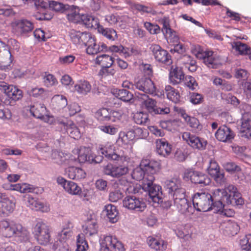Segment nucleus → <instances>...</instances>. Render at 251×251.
Returning <instances> with one entry per match:
<instances>
[{
	"label": "nucleus",
	"instance_id": "nucleus-1",
	"mask_svg": "<svg viewBox=\"0 0 251 251\" xmlns=\"http://www.w3.org/2000/svg\"><path fill=\"white\" fill-rule=\"evenodd\" d=\"M114 148V146L112 145L100 147L99 153L104 156L108 159L114 161L119 164L118 166H116L109 164L106 165L104 169L105 175L119 177L128 173V166L131 162V158L123 151L115 152Z\"/></svg>",
	"mask_w": 251,
	"mask_h": 251
},
{
	"label": "nucleus",
	"instance_id": "nucleus-2",
	"mask_svg": "<svg viewBox=\"0 0 251 251\" xmlns=\"http://www.w3.org/2000/svg\"><path fill=\"white\" fill-rule=\"evenodd\" d=\"M212 198L214 204V210L218 208L219 202L225 204L242 205L244 200L236 188L233 185H229L224 189H216L212 192Z\"/></svg>",
	"mask_w": 251,
	"mask_h": 251
},
{
	"label": "nucleus",
	"instance_id": "nucleus-3",
	"mask_svg": "<svg viewBox=\"0 0 251 251\" xmlns=\"http://www.w3.org/2000/svg\"><path fill=\"white\" fill-rule=\"evenodd\" d=\"M0 231L5 237H17L21 241H25L28 239L29 232L21 224L16 223L9 219L0 221Z\"/></svg>",
	"mask_w": 251,
	"mask_h": 251
},
{
	"label": "nucleus",
	"instance_id": "nucleus-4",
	"mask_svg": "<svg viewBox=\"0 0 251 251\" xmlns=\"http://www.w3.org/2000/svg\"><path fill=\"white\" fill-rule=\"evenodd\" d=\"M160 169V163L153 160L143 159L139 166L136 167L132 173L133 179L144 181L149 175L155 174ZM143 183H142V184Z\"/></svg>",
	"mask_w": 251,
	"mask_h": 251
},
{
	"label": "nucleus",
	"instance_id": "nucleus-5",
	"mask_svg": "<svg viewBox=\"0 0 251 251\" xmlns=\"http://www.w3.org/2000/svg\"><path fill=\"white\" fill-rule=\"evenodd\" d=\"M194 207L199 211L206 212L214 210L212 195L206 192L197 193L193 197Z\"/></svg>",
	"mask_w": 251,
	"mask_h": 251
},
{
	"label": "nucleus",
	"instance_id": "nucleus-6",
	"mask_svg": "<svg viewBox=\"0 0 251 251\" xmlns=\"http://www.w3.org/2000/svg\"><path fill=\"white\" fill-rule=\"evenodd\" d=\"M154 177L150 175L145 179L142 184L143 189L149 192L150 197L154 202L159 203L162 201V192L160 186L153 184Z\"/></svg>",
	"mask_w": 251,
	"mask_h": 251
},
{
	"label": "nucleus",
	"instance_id": "nucleus-7",
	"mask_svg": "<svg viewBox=\"0 0 251 251\" xmlns=\"http://www.w3.org/2000/svg\"><path fill=\"white\" fill-rule=\"evenodd\" d=\"M100 251H125L123 244L111 235H104L100 240Z\"/></svg>",
	"mask_w": 251,
	"mask_h": 251
},
{
	"label": "nucleus",
	"instance_id": "nucleus-8",
	"mask_svg": "<svg viewBox=\"0 0 251 251\" xmlns=\"http://www.w3.org/2000/svg\"><path fill=\"white\" fill-rule=\"evenodd\" d=\"M123 205L127 209L134 212H143L147 205L141 198L135 196H127L123 200Z\"/></svg>",
	"mask_w": 251,
	"mask_h": 251
},
{
	"label": "nucleus",
	"instance_id": "nucleus-9",
	"mask_svg": "<svg viewBox=\"0 0 251 251\" xmlns=\"http://www.w3.org/2000/svg\"><path fill=\"white\" fill-rule=\"evenodd\" d=\"M184 178L195 184L201 186L209 185L211 183L210 178L205 174L193 170H186L184 174Z\"/></svg>",
	"mask_w": 251,
	"mask_h": 251
},
{
	"label": "nucleus",
	"instance_id": "nucleus-10",
	"mask_svg": "<svg viewBox=\"0 0 251 251\" xmlns=\"http://www.w3.org/2000/svg\"><path fill=\"white\" fill-rule=\"evenodd\" d=\"M175 205L178 210L182 214L189 215L192 214L193 207L191 205V203L188 202L185 198V191H180L174 197L172 198Z\"/></svg>",
	"mask_w": 251,
	"mask_h": 251
},
{
	"label": "nucleus",
	"instance_id": "nucleus-11",
	"mask_svg": "<svg viewBox=\"0 0 251 251\" xmlns=\"http://www.w3.org/2000/svg\"><path fill=\"white\" fill-rule=\"evenodd\" d=\"M192 53L199 59L203 60L204 63L209 68H216L218 65V61L213 55L212 51H203L199 46L192 50Z\"/></svg>",
	"mask_w": 251,
	"mask_h": 251
},
{
	"label": "nucleus",
	"instance_id": "nucleus-12",
	"mask_svg": "<svg viewBox=\"0 0 251 251\" xmlns=\"http://www.w3.org/2000/svg\"><path fill=\"white\" fill-rule=\"evenodd\" d=\"M150 49L156 61L166 66L172 64V60L171 55L160 46L152 44L151 46Z\"/></svg>",
	"mask_w": 251,
	"mask_h": 251
},
{
	"label": "nucleus",
	"instance_id": "nucleus-13",
	"mask_svg": "<svg viewBox=\"0 0 251 251\" xmlns=\"http://www.w3.org/2000/svg\"><path fill=\"white\" fill-rule=\"evenodd\" d=\"M182 138L184 141L194 149L203 150L207 145V141L205 140L188 132L183 133Z\"/></svg>",
	"mask_w": 251,
	"mask_h": 251
},
{
	"label": "nucleus",
	"instance_id": "nucleus-14",
	"mask_svg": "<svg viewBox=\"0 0 251 251\" xmlns=\"http://www.w3.org/2000/svg\"><path fill=\"white\" fill-rule=\"evenodd\" d=\"M73 153L77 155V159L80 163H83L86 162L93 163L97 162L94 155L92 154L91 150L89 148L80 147L79 148H75L73 150Z\"/></svg>",
	"mask_w": 251,
	"mask_h": 251
},
{
	"label": "nucleus",
	"instance_id": "nucleus-15",
	"mask_svg": "<svg viewBox=\"0 0 251 251\" xmlns=\"http://www.w3.org/2000/svg\"><path fill=\"white\" fill-rule=\"evenodd\" d=\"M13 29L20 35H25L31 32L34 28L33 24L26 19L16 21L13 23Z\"/></svg>",
	"mask_w": 251,
	"mask_h": 251
},
{
	"label": "nucleus",
	"instance_id": "nucleus-16",
	"mask_svg": "<svg viewBox=\"0 0 251 251\" xmlns=\"http://www.w3.org/2000/svg\"><path fill=\"white\" fill-rule=\"evenodd\" d=\"M207 172L218 184L223 185L226 183L224 173L220 171V168L215 160L212 159L210 160Z\"/></svg>",
	"mask_w": 251,
	"mask_h": 251
},
{
	"label": "nucleus",
	"instance_id": "nucleus-17",
	"mask_svg": "<svg viewBox=\"0 0 251 251\" xmlns=\"http://www.w3.org/2000/svg\"><path fill=\"white\" fill-rule=\"evenodd\" d=\"M218 222L220 224V229L225 234L233 236L237 234L239 231V226L235 222L227 219L223 220L219 219L218 220Z\"/></svg>",
	"mask_w": 251,
	"mask_h": 251
},
{
	"label": "nucleus",
	"instance_id": "nucleus-18",
	"mask_svg": "<svg viewBox=\"0 0 251 251\" xmlns=\"http://www.w3.org/2000/svg\"><path fill=\"white\" fill-rule=\"evenodd\" d=\"M92 34L88 32H81L72 30L70 33L72 41L79 48L86 47V43L90 39Z\"/></svg>",
	"mask_w": 251,
	"mask_h": 251
},
{
	"label": "nucleus",
	"instance_id": "nucleus-19",
	"mask_svg": "<svg viewBox=\"0 0 251 251\" xmlns=\"http://www.w3.org/2000/svg\"><path fill=\"white\" fill-rule=\"evenodd\" d=\"M135 88L144 92V94H153L156 88L153 81L149 77H142L135 84Z\"/></svg>",
	"mask_w": 251,
	"mask_h": 251
},
{
	"label": "nucleus",
	"instance_id": "nucleus-20",
	"mask_svg": "<svg viewBox=\"0 0 251 251\" xmlns=\"http://www.w3.org/2000/svg\"><path fill=\"white\" fill-rule=\"evenodd\" d=\"M0 89L4 91L6 95L14 100L21 99L23 96L22 91L13 85H7L4 82H0Z\"/></svg>",
	"mask_w": 251,
	"mask_h": 251
},
{
	"label": "nucleus",
	"instance_id": "nucleus-21",
	"mask_svg": "<svg viewBox=\"0 0 251 251\" xmlns=\"http://www.w3.org/2000/svg\"><path fill=\"white\" fill-rule=\"evenodd\" d=\"M57 182L67 193L70 195H76L80 191V187L76 183L67 180L62 177H58Z\"/></svg>",
	"mask_w": 251,
	"mask_h": 251
},
{
	"label": "nucleus",
	"instance_id": "nucleus-22",
	"mask_svg": "<svg viewBox=\"0 0 251 251\" xmlns=\"http://www.w3.org/2000/svg\"><path fill=\"white\" fill-rule=\"evenodd\" d=\"M86 52L89 54H96L99 52L107 50V46L103 43L97 44L95 38L91 35L90 39L86 43Z\"/></svg>",
	"mask_w": 251,
	"mask_h": 251
},
{
	"label": "nucleus",
	"instance_id": "nucleus-23",
	"mask_svg": "<svg viewBox=\"0 0 251 251\" xmlns=\"http://www.w3.org/2000/svg\"><path fill=\"white\" fill-rule=\"evenodd\" d=\"M34 232L38 243L43 246L47 244V226L45 223L38 222L34 227Z\"/></svg>",
	"mask_w": 251,
	"mask_h": 251
},
{
	"label": "nucleus",
	"instance_id": "nucleus-24",
	"mask_svg": "<svg viewBox=\"0 0 251 251\" xmlns=\"http://www.w3.org/2000/svg\"><path fill=\"white\" fill-rule=\"evenodd\" d=\"M165 184L171 198L176 196L178 192L181 191H185L184 189L181 188L180 180L177 178H173L167 180L165 182Z\"/></svg>",
	"mask_w": 251,
	"mask_h": 251
},
{
	"label": "nucleus",
	"instance_id": "nucleus-25",
	"mask_svg": "<svg viewBox=\"0 0 251 251\" xmlns=\"http://www.w3.org/2000/svg\"><path fill=\"white\" fill-rule=\"evenodd\" d=\"M241 124L239 128L242 137L247 138L251 137V113L243 115L241 118Z\"/></svg>",
	"mask_w": 251,
	"mask_h": 251
},
{
	"label": "nucleus",
	"instance_id": "nucleus-26",
	"mask_svg": "<svg viewBox=\"0 0 251 251\" xmlns=\"http://www.w3.org/2000/svg\"><path fill=\"white\" fill-rule=\"evenodd\" d=\"M73 225L70 221L65 222L61 230L58 232L57 239L61 243L66 242L73 235Z\"/></svg>",
	"mask_w": 251,
	"mask_h": 251
},
{
	"label": "nucleus",
	"instance_id": "nucleus-27",
	"mask_svg": "<svg viewBox=\"0 0 251 251\" xmlns=\"http://www.w3.org/2000/svg\"><path fill=\"white\" fill-rule=\"evenodd\" d=\"M215 137L220 141L228 142L233 139L234 134L229 127L223 126H220L216 132Z\"/></svg>",
	"mask_w": 251,
	"mask_h": 251
},
{
	"label": "nucleus",
	"instance_id": "nucleus-28",
	"mask_svg": "<svg viewBox=\"0 0 251 251\" xmlns=\"http://www.w3.org/2000/svg\"><path fill=\"white\" fill-rule=\"evenodd\" d=\"M59 122L62 124V126L71 138L78 139L81 137V133L79 129L73 122L68 119H65V121H59Z\"/></svg>",
	"mask_w": 251,
	"mask_h": 251
},
{
	"label": "nucleus",
	"instance_id": "nucleus-29",
	"mask_svg": "<svg viewBox=\"0 0 251 251\" xmlns=\"http://www.w3.org/2000/svg\"><path fill=\"white\" fill-rule=\"evenodd\" d=\"M135 94L141 102L144 104L149 112L152 114L157 106L156 101L152 99L149 98L148 96L145 94L135 92Z\"/></svg>",
	"mask_w": 251,
	"mask_h": 251
},
{
	"label": "nucleus",
	"instance_id": "nucleus-30",
	"mask_svg": "<svg viewBox=\"0 0 251 251\" xmlns=\"http://www.w3.org/2000/svg\"><path fill=\"white\" fill-rule=\"evenodd\" d=\"M172 151V145L165 139H161L156 141V151L159 155L164 157L168 156Z\"/></svg>",
	"mask_w": 251,
	"mask_h": 251
},
{
	"label": "nucleus",
	"instance_id": "nucleus-31",
	"mask_svg": "<svg viewBox=\"0 0 251 251\" xmlns=\"http://www.w3.org/2000/svg\"><path fill=\"white\" fill-rule=\"evenodd\" d=\"M104 211L109 221L111 223L117 222L119 219V213L117 207L109 204L105 205Z\"/></svg>",
	"mask_w": 251,
	"mask_h": 251
},
{
	"label": "nucleus",
	"instance_id": "nucleus-32",
	"mask_svg": "<svg viewBox=\"0 0 251 251\" xmlns=\"http://www.w3.org/2000/svg\"><path fill=\"white\" fill-rule=\"evenodd\" d=\"M66 174L70 179L76 180L84 179L86 176L85 172L82 169L75 167L68 168Z\"/></svg>",
	"mask_w": 251,
	"mask_h": 251
},
{
	"label": "nucleus",
	"instance_id": "nucleus-33",
	"mask_svg": "<svg viewBox=\"0 0 251 251\" xmlns=\"http://www.w3.org/2000/svg\"><path fill=\"white\" fill-rule=\"evenodd\" d=\"M184 77L181 67H172L170 71L169 79L172 83L174 84L178 83L184 79Z\"/></svg>",
	"mask_w": 251,
	"mask_h": 251
},
{
	"label": "nucleus",
	"instance_id": "nucleus-34",
	"mask_svg": "<svg viewBox=\"0 0 251 251\" xmlns=\"http://www.w3.org/2000/svg\"><path fill=\"white\" fill-rule=\"evenodd\" d=\"M147 242L149 246L155 251H163L167 248L166 243L159 237H149Z\"/></svg>",
	"mask_w": 251,
	"mask_h": 251
},
{
	"label": "nucleus",
	"instance_id": "nucleus-35",
	"mask_svg": "<svg viewBox=\"0 0 251 251\" xmlns=\"http://www.w3.org/2000/svg\"><path fill=\"white\" fill-rule=\"evenodd\" d=\"M12 55L8 49L2 50L0 53V69L1 70L9 69L11 68L12 62Z\"/></svg>",
	"mask_w": 251,
	"mask_h": 251
},
{
	"label": "nucleus",
	"instance_id": "nucleus-36",
	"mask_svg": "<svg viewBox=\"0 0 251 251\" xmlns=\"http://www.w3.org/2000/svg\"><path fill=\"white\" fill-rule=\"evenodd\" d=\"M179 112L190 127L197 131L201 129L202 126L200 124V122L197 118L189 116L183 109H180Z\"/></svg>",
	"mask_w": 251,
	"mask_h": 251
},
{
	"label": "nucleus",
	"instance_id": "nucleus-37",
	"mask_svg": "<svg viewBox=\"0 0 251 251\" xmlns=\"http://www.w3.org/2000/svg\"><path fill=\"white\" fill-rule=\"evenodd\" d=\"M80 24L85 25L88 28L97 29L100 25L98 18L89 14H82Z\"/></svg>",
	"mask_w": 251,
	"mask_h": 251
},
{
	"label": "nucleus",
	"instance_id": "nucleus-38",
	"mask_svg": "<svg viewBox=\"0 0 251 251\" xmlns=\"http://www.w3.org/2000/svg\"><path fill=\"white\" fill-rule=\"evenodd\" d=\"M115 58L112 56L106 54H102L97 56L95 59L96 64L103 67H110L115 62Z\"/></svg>",
	"mask_w": 251,
	"mask_h": 251
},
{
	"label": "nucleus",
	"instance_id": "nucleus-39",
	"mask_svg": "<svg viewBox=\"0 0 251 251\" xmlns=\"http://www.w3.org/2000/svg\"><path fill=\"white\" fill-rule=\"evenodd\" d=\"M98 226L96 220H88L83 226V231L86 236H91L98 233Z\"/></svg>",
	"mask_w": 251,
	"mask_h": 251
},
{
	"label": "nucleus",
	"instance_id": "nucleus-40",
	"mask_svg": "<svg viewBox=\"0 0 251 251\" xmlns=\"http://www.w3.org/2000/svg\"><path fill=\"white\" fill-rule=\"evenodd\" d=\"M91 85L87 80H79L75 85V90L78 93L84 95H87L91 90Z\"/></svg>",
	"mask_w": 251,
	"mask_h": 251
},
{
	"label": "nucleus",
	"instance_id": "nucleus-41",
	"mask_svg": "<svg viewBox=\"0 0 251 251\" xmlns=\"http://www.w3.org/2000/svg\"><path fill=\"white\" fill-rule=\"evenodd\" d=\"M15 203L8 199H3L0 201V215H8L14 208Z\"/></svg>",
	"mask_w": 251,
	"mask_h": 251
},
{
	"label": "nucleus",
	"instance_id": "nucleus-42",
	"mask_svg": "<svg viewBox=\"0 0 251 251\" xmlns=\"http://www.w3.org/2000/svg\"><path fill=\"white\" fill-rule=\"evenodd\" d=\"M67 105L66 98L61 95H56L51 100V106L53 108L60 109L65 107Z\"/></svg>",
	"mask_w": 251,
	"mask_h": 251
},
{
	"label": "nucleus",
	"instance_id": "nucleus-43",
	"mask_svg": "<svg viewBox=\"0 0 251 251\" xmlns=\"http://www.w3.org/2000/svg\"><path fill=\"white\" fill-rule=\"evenodd\" d=\"M149 134L146 129L140 127L135 126L129 130V135H131L130 138L134 139H140L146 138Z\"/></svg>",
	"mask_w": 251,
	"mask_h": 251
},
{
	"label": "nucleus",
	"instance_id": "nucleus-44",
	"mask_svg": "<svg viewBox=\"0 0 251 251\" xmlns=\"http://www.w3.org/2000/svg\"><path fill=\"white\" fill-rule=\"evenodd\" d=\"M99 33L101 34L107 39L114 41L117 39V34L116 31L111 28H104L102 25H100L97 28Z\"/></svg>",
	"mask_w": 251,
	"mask_h": 251
},
{
	"label": "nucleus",
	"instance_id": "nucleus-45",
	"mask_svg": "<svg viewBox=\"0 0 251 251\" xmlns=\"http://www.w3.org/2000/svg\"><path fill=\"white\" fill-rule=\"evenodd\" d=\"M165 90L167 98L174 103H177L180 101V96L179 92L170 85L166 86Z\"/></svg>",
	"mask_w": 251,
	"mask_h": 251
},
{
	"label": "nucleus",
	"instance_id": "nucleus-46",
	"mask_svg": "<svg viewBox=\"0 0 251 251\" xmlns=\"http://www.w3.org/2000/svg\"><path fill=\"white\" fill-rule=\"evenodd\" d=\"M27 206L31 209L35 211H43L44 205L43 202L38 201L30 195L26 196Z\"/></svg>",
	"mask_w": 251,
	"mask_h": 251
},
{
	"label": "nucleus",
	"instance_id": "nucleus-47",
	"mask_svg": "<svg viewBox=\"0 0 251 251\" xmlns=\"http://www.w3.org/2000/svg\"><path fill=\"white\" fill-rule=\"evenodd\" d=\"M218 208L214 210V212L219 213V215L218 219H221L223 217H230L234 215V212L231 209H227L224 208L225 204L222 203L220 202L218 203Z\"/></svg>",
	"mask_w": 251,
	"mask_h": 251
},
{
	"label": "nucleus",
	"instance_id": "nucleus-48",
	"mask_svg": "<svg viewBox=\"0 0 251 251\" xmlns=\"http://www.w3.org/2000/svg\"><path fill=\"white\" fill-rule=\"evenodd\" d=\"M175 231L179 238L188 240L191 237L189 226L178 225L175 229Z\"/></svg>",
	"mask_w": 251,
	"mask_h": 251
},
{
	"label": "nucleus",
	"instance_id": "nucleus-49",
	"mask_svg": "<svg viewBox=\"0 0 251 251\" xmlns=\"http://www.w3.org/2000/svg\"><path fill=\"white\" fill-rule=\"evenodd\" d=\"M82 14L79 13L78 7H75L68 12L67 16L70 21L74 23H80Z\"/></svg>",
	"mask_w": 251,
	"mask_h": 251
},
{
	"label": "nucleus",
	"instance_id": "nucleus-50",
	"mask_svg": "<svg viewBox=\"0 0 251 251\" xmlns=\"http://www.w3.org/2000/svg\"><path fill=\"white\" fill-rule=\"evenodd\" d=\"M232 48L241 54H251V49L246 44L240 41L233 43Z\"/></svg>",
	"mask_w": 251,
	"mask_h": 251
},
{
	"label": "nucleus",
	"instance_id": "nucleus-51",
	"mask_svg": "<svg viewBox=\"0 0 251 251\" xmlns=\"http://www.w3.org/2000/svg\"><path fill=\"white\" fill-rule=\"evenodd\" d=\"M95 116L99 121H109L110 111L105 108L100 109L95 113Z\"/></svg>",
	"mask_w": 251,
	"mask_h": 251
},
{
	"label": "nucleus",
	"instance_id": "nucleus-52",
	"mask_svg": "<svg viewBox=\"0 0 251 251\" xmlns=\"http://www.w3.org/2000/svg\"><path fill=\"white\" fill-rule=\"evenodd\" d=\"M160 24L162 25V31L166 36L170 35L172 33V30L170 28V20L169 18L166 17H163L159 20Z\"/></svg>",
	"mask_w": 251,
	"mask_h": 251
},
{
	"label": "nucleus",
	"instance_id": "nucleus-53",
	"mask_svg": "<svg viewBox=\"0 0 251 251\" xmlns=\"http://www.w3.org/2000/svg\"><path fill=\"white\" fill-rule=\"evenodd\" d=\"M116 97L124 101H130L132 100L133 96L128 91L125 89H119L116 92Z\"/></svg>",
	"mask_w": 251,
	"mask_h": 251
},
{
	"label": "nucleus",
	"instance_id": "nucleus-54",
	"mask_svg": "<svg viewBox=\"0 0 251 251\" xmlns=\"http://www.w3.org/2000/svg\"><path fill=\"white\" fill-rule=\"evenodd\" d=\"M134 122L139 125H144L149 121L148 115L143 112H137L133 116Z\"/></svg>",
	"mask_w": 251,
	"mask_h": 251
},
{
	"label": "nucleus",
	"instance_id": "nucleus-55",
	"mask_svg": "<svg viewBox=\"0 0 251 251\" xmlns=\"http://www.w3.org/2000/svg\"><path fill=\"white\" fill-rule=\"evenodd\" d=\"M88 248L83 235L78 234L76 237V249L75 251H86Z\"/></svg>",
	"mask_w": 251,
	"mask_h": 251
},
{
	"label": "nucleus",
	"instance_id": "nucleus-56",
	"mask_svg": "<svg viewBox=\"0 0 251 251\" xmlns=\"http://www.w3.org/2000/svg\"><path fill=\"white\" fill-rule=\"evenodd\" d=\"M12 189L21 193H26L32 192L33 188L26 183L16 184L12 186Z\"/></svg>",
	"mask_w": 251,
	"mask_h": 251
},
{
	"label": "nucleus",
	"instance_id": "nucleus-57",
	"mask_svg": "<svg viewBox=\"0 0 251 251\" xmlns=\"http://www.w3.org/2000/svg\"><path fill=\"white\" fill-rule=\"evenodd\" d=\"M129 131L126 133L125 132H120L119 134V138L117 140L118 143L121 146L128 144L131 141L133 140L132 139L130 138L131 135H129Z\"/></svg>",
	"mask_w": 251,
	"mask_h": 251
},
{
	"label": "nucleus",
	"instance_id": "nucleus-58",
	"mask_svg": "<svg viewBox=\"0 0 251 251\" xmlns=\"http://www.w3.org/2000/svg\"><path fill=\"white\" fill-rule=\"evenodd\" d=\"M98 128L104 133L109 135H115L118 131V128L114 126L103 125L98 126Z\"/></svg>",
	"mask_w": 251,
	"mask_h": 251
},
{
	"label": "nucleus",
	"instance_id": "nucleus-59",
	"mask_svg": "<svg viewBox=\"0 0 251 251\" xmlns=\"http://www.w3.org/2000/svg\"><path fill=\"white\" fill-rule=\"evenodd\" d=\"M48 5V8L50 10L56 12H63L68 7V5H64L62 3L55 1H50Z\"/></svg>",
	"mask_w": 251,
	"mask_h": 251
},
{
	"label": "nucleus",
	"instance_id": "nucleus-60",
	"mask_svg": "<svg viewBox=\"0 0 251 251\" xmlns=\"http://www.w3.org/2000/svg\"><path fill=\"white\" fill-rule=\"evenodd\" d=\"M240 244L243 250L251 251V234L244 236L241 239Z\"/></svg>",
	"mask_w": 251,
	"mask_h": 251
},
{
	"label": "nucleus",
	"instance_id": "nucleus-61",
	"mask_svg": "<svg viewBox=\"0 0 251 251\" xmlns=\"http://www.w3.org/2000/svg\"><path fill=\"white\" fill-rule=\"evenodd\" d=\"M76 161V157H74L73 155L62 153L60 160H58L57 164H69L70 162Z\"/></svg>",
	"mask_w": 251,
	"mask_h": 251
},
{
	"label": "nucleus",
	"instance_id": "nucleus-62",
	"mask_svg": "<svg viewBox=\"0 0 251 251\" xmlns=\"http://www.w3.org/2000/svg\"><path fill=\"white\" fill-rule=\"evenodd\" d=\"M123 197V194L118 189L110 190L109 199L112 202H117Z\"/></svg>",
	"mask_w": 251,
	"mask_h": 251
},
{
	"label": "nucleus",
	"instance_id": "nucleus-63",
	"mask_svg": "<svg viewBox=\"0 0 251 251\" xmlns=\"http://www.w3.org/2000/svg\"><path fill=\"white\" fill-rule=\"evenodd\" d=\"M183 80H184L185 85L190 89L194 90L198 86L195 79L191 76L187 75L184 77Z\"/></svg>",
	"mask_w": 251,
	"mask_h": 251
},
{
	"label": "nucleus",
	"instance_id": "nucleus-64",
	"mask_svg": "<svg viewBox=\"0 0 251 251\" xmlns=\"http://www.w3.org/2000/svg\"><path fill=\"white\" fill-rule=\"evenodd\" d=\"M176 122L175 120H167L160 122V126L164 129L172 131L175 129Z\"/></svg>",
	"mask_w": 251,
	"mask_h": 251
}]
</instances>
